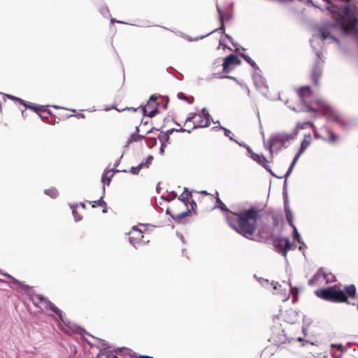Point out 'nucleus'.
Here are the masks:
<instances>
[{"label": "nucleus", "mask_w": 358, "mask_h": 358, "mask_svg": "<svg viewBox=\"0 0 358 358\" xmlns=\"http://www.w3.org/2000/svg\"><path fill=\"white\" fill-rule=\"evenodd\" d=\"M261 212L262 210L256 206H251L238 213H229V224L243 237L255 240L252 236L257 229V221L261 217Z\"/></svg>", "instance_id": "f257e3e1"}, {"label": "nucleus", "mask_w": 358, "mask_h": 358, "mask_svg": "<svg viewBox=\"0 0 358 358\" xmlns=\"http://www.w3.org/2000/svg\"><path fill=\"white\" fill-rule=\"evenodd\" d=\"M31 299L36 306H38V303H42L44 305V308L55 313L58 316L59 320L62 322L66 326V329H64L66 333H80L81 329L78 326L72 324L70 321L64 320L62 311L52 302L45 299L41 294H34L31 296Z\"/></svg>", "instance_id": "f03ea898"}, {"label": "nucleus", "mask_w": 358, "mask_h": 358, "mask_svg": "<svg viewBox=\"0 0 358 358\" xmlns=\"http://www.w3.org/2000/svg\"><path fill=\"white\" fill-rule=\"evenodd\" d=\"M192 122L191 129H179L171 128L166 131H162L164 134H171L173 132H187L190 133L192 130L198 128H204L210 124L208 120H205L200 113H191L185 120V125L187 126L189 123Z\"/></svg>", "instance_id": "7ed1b4c3"}, {"label": "nucleus", "mask_w": 358, "mask_h": 358, "mask_svg": "<svg viewBox=\"0 0 358 358\" xmlns=\"http://www.w3.org/2000/svg\"><path fill=\"white\" fill-rule=\"evenodd\" d=\"M316 295L324 300L332 301V302H347L348 298L343 290H341L336 285L329 287L326 289H320L315 291Z\"/></svg>", "instance_id": "20e7f679"}, {"label": "nucleus", "mask_w": 358, "mask_h": 358, "mask_svg": "<svg viewBox=\"0 0 358 358\" xmlns=\"http://www.w3.org/2000/svg\"><path fill=\"white\" fill-rule=\"evenodd\" d=\"M282 283L288 287V289H287L286 287H284L282 289V285H280L278 282H272L270 283L268 280H264L262 282V285L264 287L270 286L273 287V289L274 291L273 294H278L280 297V300L285 302L289 299L291 293L293 292V289L297 290V288L293 287L291 285L290 281H283Z\"/></svg>", "instance_id": "39448f33"}, {"label": "nucleus", "mask_w": 358, "mask_h": 358, "mask_svg": "<svg viewBox=\"0 0 358 358\" xmlns=\"http://www.w3.org/2000/svg\"><path fill=\"white\" fill-rule=\"evenodd\" d=\"M288 136H269L267 138L264 137V147L269 151V153L272 155L274 151L278 152L285 146V143L289 139Z\"/></svg>", "instance_id": "423d86ee"}, {"label": "nucleus", "mask_w": 358, "mask_h": 358, "mask_svg": "<svg viewBox=\"0 0 358 358\" xmlns=\"http://www.w3.org/2000/svg\"><path fill=\"white\" fill-rule=\"evenodd\" d=\"M331 17L335 19V22H328L324 26H322L321 27H327V31H329L331 29H336L337 27L340 28L342 31L343 35L348 36L350 34V29L348 28L347 24L345 21L344 13L338 11L336 15L334 13H331Z\"/></svg>", "instance_id": "0eeeda50"}, {"label": "nucleus", "mask_w": 358, "mask_h": 358, "mask_svg": "<svg viewBox=\"0 0 358 358\" xmlns=\"http://www.w3.org/2000/svg\"><path fill=\"white\" fill-rule=\"evenodd\" d=\"M350 1L351 0H330L329 5L324 8V10H328L330 13H334V15L338 14V11H341L344 13L343 17H345L346 6L349 9L350 15L355 13L349 5Z\"/></svg>", "instance_id": "6e6552de"}, {"label": "nucleus", "mask_w": 358, "mask_h": 358, "mask_svg": "<svg viewBox=\"0 0 358 358\" xmlns=\"http://www.w3.org/2000/svg\"><path fill=\"white\" fill-rule=\"evenodd\" d=\"M338 138L339 136H305L303 141L301 142L299 151L303 153L314 139H322L329 144L334 145L337 143Z\"/></svg>", "instance_id": "1a4fd4ad"}, {"label": "nucleus", "mask_w": 358, "mask_h": 358, "mask_svg": "<svg viewBox=\"0 0 358 358\" xmlns=\"http://www.w3.org/2000/svg\"><path fill=\"white\" fill-rule=\"evenodd\" d=\"M217 11L218 13V18H219V21H220V27L216 29H215V30H213V31L207 33L205 35H201V36H199L195 37V38H192V37L189 36L188 37V40L189 41H198V40H200V39H203L205 37L210 35L211 34H213V33H214L215 31H220V32H222V34H224V36L232 43V45L234 46H236L235 43L233 42L232 37L230 35L224 33V31H225V25H224V17H223V15H222V9L218 6H217Z\"/></svg>", "instance_id": "9d476101"}, {"label": "nucleus", "mask_w": 358, "mask_h": 358, "mask_svg": "<svg viewBox=\"0 0 358 358\" xmlns=\"http://www.w3.org/2000/svg\"><path fill=\"white\" fill-rule=\"evenodd\" d=\"M315 102L321 104L320 109L322 110L324 115L336 122H342L341 116L330 105L322 100H317Z\"/></svg>", "instance_id": "9b49d317"}, {"label": "nucleus", "mask_w": 358, "mask_h": 358, "mask_svg": "<svg viewBox=\"0 0 358 358\" xmlns=\"http://www.w3.org/2000/svg\"><path fill=\"white\" fill-rule=\"evenodd\" d=\"M346 13H345V21L347 24L348 28L350 29V34L353 35L354 38H357L358 37V27L357 26L358 23V18L355 15V13H352L350 15V11L348 8L346 6Z\"/></svg>", "instance_id": "f8f14e48"}, {"label": "nucleus", "mask_w": 358, "mask_h": 358, "mask_svg": "<svg viewBox=\"0 0 358 358\" xmlns=\"http://www.w3.org/2000/svg\"><path fill=\"white\" fill-rule=\"evenodd\" d=\"M164 127L161 128H157L155 127L149 126V120H145V117H143L141 120V122L139 125L135 126V131L131 133L130 134H138L140 131L145 133V134H149L155 131H160L159 134H163L162 131H165L164 129Z\"/></svg>", "instance_id": "ddd939ff"}, {"label": "nucleus", "mask_w": 358, "mask_h": 358, "mask_svg": "<svg viewBox=\"0 0 358 358\" xmlns=\"http://www.w3.org/2000/svg\"><path fill=\"white\" fill-rule=\"evenodd\" d=\"M312 90L309 85L302 86L298 90V96L299 97V101L302 106L306 109L308 113L316 112L317 110L315 108L310 106L306 101V97L311 94Z\"/></svg>", "instance_id": "4468645a"}, {"label": "nucleus", "mask_w": 358, "mask_h": 358, "mask_svg": "<svg viewBox=\"0 0 358 358\" xmlns=\"http://www.w3.org/2000/svg\"><path fill=\"white\" fill-rule=\"evenodd\" d=\"M273 245L278 249L279 253L286 257L288 250L292 248L288 238L275 237L273 238Z\"/></svg>", "instance_id": "2eb2a0df"}, {"label": "nucleus", "mask_w": 358, "mask_h": 358, "mask_svg": "<svg viewBox=\"0 0 358 358\" xmlns=\"http://www.w3.org/2000/svg\"><path fill=\"white\" fill-rule=\"evenodd\" d=\"M252 80L256 88L263 94H265L268 91V85L265 78H264L257 71H254L252 73Z\"/></svg>", "instance_id": "dca6fc26"}, {"label": "nucleus", "mask_w": 358, "mask_h": 358, "mask_svg": "<svg viewBox=\"0 0 358 358\" xmlns=\"http://www.w3.org/2000/svg\"><path fill=\"white\" fill-rule=\"evenodd\" d=\"M323 278V280H326V282L328 283L329 282H333L335 280L334 276H331V275L326 274L323 272L322 268H320L317 272L313 275V277L309 280L308 285L310 286H313L316 285V283L320 280V278Z\"/></svg>", "instance_id": "f3484780"}, {"label": "nucleus", "mask_w": 358, "mask_h": 358, "mask_svg": "<svg viewBox=\"0 0 358 358\" xmlns=\"http://www.w3.org/2000/svg\"><path fill=\"white\" fill-rule=\"evenodd\" d=\"M323 65H318V62H315L311 71V79L315 86H319L320 78L322 74Z\"/></svg>", "instance_id": "a211bd4d"}, {"label": "nucleus", "mask_w": 358, "mask_h": 358, "mask_svg": "<svg viewBox=\"0 0 358 358\" xmlns=\"http://www.w3.org/2000/svg\"><path fill=\"white\" fill-rule=\"evenodd\" d=\"M273 229L266 224L260 225L258 229L259 240H268L273 236Z\"/></svg>", "instance_id": "6ab92c4d"}, {"label": "nucleus", "mask_w": 358, "mask_h": 358, "mask_svg": "<svg viewBox=\"0 0 358 358\" xmlns=\"http://www.w3.org/2000/svg\"><path fill=\"white\" fill-rule=\"evenodd\" d=\"M143 238L142 231L137 229L136 227H133V231L131 233V236L129 238V243L133 246L136 247V245L142 241Z\"/></svg>", "instance_id": "aec40b11"}, {"label": "nucleus", "mask_w": 358, "mask_h": 358, "mask_svg": "<svg viewBox=\"0 0 358 358\" xmlns=\"http://www.w3.org/2000/svg\"><path fill=\"white\" fill-rule=\"evenodd\" d=\"M317 39H318V36L313 35L312 36V38L310 39L309 42H310L311 48H313V50H314V52L317 56V59L315 62H318V65H323L324 61L322 59V57H323L322 52V51L318 50L317 49L316 45H315V43H316V41Z\"/></svg>", "instance_id": "412c9836"}, {"label": "nucleus", "mask_w": 358, "mask_h": 358, "mask_svg": "<svg viewBox=\"0 0 358 358\" xmlns=\"http://www.w3.org/2000/svg\"><path fill=\"white\" fill-rule=\"evenodd\" d=\"M22 105H23L26 108L33 110L37 114H38V112L41 111L42 113H47L48 115H51L50 110L49 109H47L45 106L36 105L25 101H24V102L22 103Z\"/></svg>", "instance_id": "4be33fe9"}, {"label": "nucleus", "mask_w": 358, "mask_h": 358, "mask_svg": "<svg viewBox=\"0 0 358 358\" xmlns=\"http://www.w3.org/2000/svg\"><path fill=\"white\" fill-rule=\"evenodd\" d=\"M318 39L320 38L322 41H324L329 38L332 39L334 42L339 44L340 41L335 36L330 34L329 31H327V27H318Z\"/></svg>", "instance_id": "5701e85b"}, {"label": "nucleus", "mask_w": 358, "mask_h": 358, "mask_svg": "<svg viewBox=\"0 0 358 358\" xmlns=\"http://www.w3.org/2000/svg\"><path fill=\"white\" fill-rule=\"evenodd\" d=\"M153 160V157L152 155H149L145 161H143L141 163H140L137 166H133L131 168V173H132L134 175H137L138 174V173L140 172V171L143 168V167H148L152 162Z\"/></svg>", "instance_id": "b1692460"}, {"label": "nucleus", "mask_w": 358, "mask_h": 358, "mask_svg": "<svg viewBox=\"0 0 358 358\" xmlns=\"http://www.w3.org/2000/svg\"><path fill=\"white\" fill-rule=\"evenodd\" d=\"M119 170H105L103 173L102 174L101 181L103 184V194L105 193V185H108L110 182L111 178L113 177L114 172H119Z\"/></svg>", "instance_id": "393cba45"}, {"label": "nucleus", "mask_w": 358, "mask_h": 358, "mask_svg": "<svg viewBox=\"0 0 358 358\" xmlns=\"http://www.w3.org/2000/svg\"><path fill=\"white\" fill-rule=\"evenodd\" d=\"M345 351V348L342 344H331V355L333 358H341L343 353Z\"/></svg>", "instance_id": "a878e982"}, {"label": "nucleus", "mask_w": 358, "mask_h": 358, "mask_svg": "<svg viewBox=\"0 0 358 358\" xmlns=\"http://www.w3.org/2000/svg\"><path fill=\"white\" fill-rule=\"evenodd\" d=\"M223 64L228 66L239 65L241 64V60L236 55L230 54L224 59Z\"/></svg>", "instance_id": "bb28decb"}, {"label": "nucleus", "mask_w": 358, "mask_h": 358, "mask_svg": "<svg viewBox=\"0 0 358 358\" xmlns=\"http://www.w3.org/2000/svg\"><path fill=\"white\" fill-rule=\"evenodd\" d=\"M216 203H217L216 208H220L223 213H224L226 220H227V222L229 223V217H230L229 213H234L229 210L227 208L225 204L220 199V198H217Z\"/></svg>", "instance_id": "cd10ccee"}, {"label": "nucleus", "mask_w": 358, "mask_h": 358, "mask_svg": "<svg viewBox=\"0 0 358 358\" xmlns=\"http://www.w3.org/2000/svg\"><path fill=\"white\" fill-rule=\"evenodd\" d=\"M313 123L311 122L307 121L303 122H299L296 124L295 128L292 130V133L291 134H297L299 129H303L308 127H312Z\"/></svg>", "instance_id": "c85d7f7f"}, {"label": "nucleus", "mask_w": 358, "mask_h": 358, "mask_svg": "<svg viewBox=\"0 0 358 358\" xmlns=\"http://www.w3.org/2000/svg\"><path fill=\"white\" fill-rule=\"evenodd\" d=\"M233 6L234 2H231L227 6L225 7L224 11L222 10L223 17H225L227 20H231L233 18Z\"/></svg>", "instance_id": "c756f323"}, {"label": "nucleus", "mask_w": 358, "mask_h": 358, "mask_svg": "<svg viewBox=\"0 0 358 358\" xmlns=\"http://www.w3.org/2000/svg\"><path fill=\"white\" fill-rule=\"evenodd\" d=\"M240 56L254 69V71L259 70V66L257 63L249 55L244 53H240Z\"/></svg>", "instance_id": "7c9ffc66"}, {"label": "nucleus", "mask_w": 358, "mask_h": 358, "mask_svg": "<svg viewBox=\"0 0 358 358\" xmlns=\"http://www.w3.org/2000/svg\"><path fill=\"white\" fill-rule=\"evenodd\" d=\"M157 139H159L161 143L159 153L163 155L164 152V149L166 146V143L169 141V136H158ZM155 140L156 141V138H155Z\"/></svg>", "instance_id": "2f4dec72"}, {"label": "nucleus", "mask_w": 358, "mask_h": 358, "mask_svg": "<svg viewBox=\"0 0 358 358\" xmlns=\"http://www.w3.org/2000/svg\"><path fill=\"white\" fill-rule=\"evenodd\" d=\"M192 197V193L187 191V188H185V191L179 196V199L182 201L186 206L187 202Z\"/></svg>", "instance_id": "473e14b6"}, {"label": "nucleus", "mask_w": 358, "mask_h": 358, "mask_svg": "<svg viewBox=\"0 0 358 358\" xmlns=\"http://www.w3.org/2000/svg\"><path fill=\"white\" fill-rule=\"evenodd\" d=\"M251 157L254 161L257 162L259 164L262 165L264 163L267 162L266 158L263 155H258L252 152L251 154Z\"/></svg>", "instance_id": "72a5a7b5"}, {"label": "nucleus", "mask_w": 358, "mask_h": 358, "mask_svg": "<svg viewBox=\"0 0 358 358\" xmlns=\"http://www.w3.org/2000/svg\"><path fill=\"white\" fill-rule=\"evenodd\" d=\"M0 274L7 277L8 278L10 279L11 280L8 282V284L9 285V286L11 287V288H14V286H13V284H17V285H20L21 286H22V282L19 281L18 280L14 278L13 277H12L10 275H9L8 273H3L0 271Z\"/></svg>", "instance_id": "f704fd0d"}, {"label": "nucleus", "mask_w": 358, "mask_h": 358, "mask_svg": "<svg viewBox=\"0 0 358 358\" xmlns=\"http://www.w3.org/2000/svg\"><path fill=\"white\" fill-rule=\"evenodd\" d=\"M133 110L134 112L136 111H139L141 115L143 116V117H145L146 115V112H147V110H146V106H139L138 108H125L124 109H122V110Z\"/></svg>", "instance_id": "c9c22d12"}, {"label": "nucleus", "mask_w": 358, "mask_h": 358, "mask_svg": "<svg viewBox=\"0 0 358 358\" xmlns=\"http://www.w3.org/2000/svg\"><path fill=\"white\" fill-rule=\"evenodd\" d=\"M285 213L286 219L287 220L288 224L291 227H294V221H293L294 216H293V213H292L291 209H287V210H285Z\"/></svg>", "instance_id": "e433bc0d"}, {"label": "nucleus", "mask_w": 358, "mask_h": 358, "mask_svg": "<svg viewBox=\"0 0 358 358\" xmlns=\"http://www.w3.org/2000/svg\"><path fill=\"white\" fill-rule=\"evenodd\" d=\"M199 113L203 116V117L205 120H208L209 122H210V121H212L214 124H216V123L220 124L219 121L214 122L211 116L210 115L208 111L206 110V108H202L201 111Z\"/></svg>", "instance_id": "4c0bfd02"}, {"label": "nucleus", "mask_w": 358, "mask_h": 358, "mask_svg": "<svg viewBox=\"0 0 358 358\" xmlns=\"http://www.w3.org/2000/svg\"><path fill=\"white\" fill-rule=\"evenodd\" d=\"M78 207V204H70V208L72 210V213L73 215L76 222H78L82 220V217L80 216L76 211V208Z\"/></svg>", "instance_id": "58836bf2"}, {"label": "nucleus", "mask_w": 358, "mask_h": 358, "mask_svg": "<svg viewBox=\"0 0 358 358\" xmlns=\"http://www.w3.org/2000/svg\"><path fill=\"white\" fill-rule=\"evenodd\" d=\"M345 290L350 296H355L356 287L354 285H349L345 287Z\"/></svg>", "instance_id": "ea45409f"}, {"label": "nucleus", "mask_w": 358, "mask_h": 358, "mask_svg": "<svg viewBox=\"0 0 358 358\" xmlns=\"http://www.w3.org/2000/svg\"><path fill=\"white\" fill-rule=\"evenodd\" d=\"M45 194L50 196L51 198H56L59 195V192L55 188H50L45 190Z\"/></svg>", "instance_id": "a19ab883"}, {"label": "nucleus", "mask_w": 358, "mask_h": 358, "mask_svg": "<svg viewBox=\"0 0 358 358\" xmlns=\"http://www.w3.org/2000/svg\"><path fill=\"white\" fill-rule=\"evenodd\" d=\"M99 13L104 17L108 18L110 16L109 9L106 6H103L99 8Z\"/></svg>", "instance_id": "79ce46f5"}, {"label": "nucleus", "mask_w": 358, "mask_h": 358, "mask_svg": "<svg viewBox=\"0 0 358 358\" xmlns=\"http://www.w3.org/2000/svg\"><path fill=\"white\" fill-rule=\"evenodd\" d=\"M189 213H190V210L189 209H187L186 211L179 213L175 216L171 215V217H173V219H174L176 220H180L187 217V215H189Z\"/></svg>", "instance_id": "37998d69"}, {"label": "nucleus", "mask_w": 358, "mask_h": 358, "mask_svg": "<svg viewBox=\"0 0 358 358\" xmlns=\"http://www.w3.org/2000/svg\"><path fill=\"white\" fill-rule=\"evenodd\" d=\"M0 94H1V95H3V98H4V99H5V98H8V99H11V100H13V101H16V102L20 103V104H22V103H23V102H24V100H23V99H20V98H18V97H16V96H13V95H10V94H3V93H0Z\"/></svg>", "instance_id": "c03bdc74"}, {"label": "nucleus", "mask_w": 358, "mask_h": 358, "mask_svg": "<svg viewBox=\"0 0 358 358\" xmlns=\"http://www.w3.org/2000/svg\"><path fill=\"white\" fill-rule=\"evenodd\" d=\"M103 195L102 196H101V198L99 199L92 201V207L94 208L96 206L106 207V203L103 200Z\"/></svg>", "instance_id": "a18cd8bd"}, {"label": "nucleus", "mask_w": 358, "mask_h": 358, "mask_svg": "<svg viewBox=\"0 0 358 358\" xmlns=\"http://www.w3.org/2000/svg\"><path fill=\"white\" fill-rule=\"evenodd\" d=\"M113 355L109 352H101L96 357V358H112Z\"/></svg>", "instance_id": "49530a36"}, {"label": "nucleus", "mask_w": 358, "mask_h": 358, "mask_svg": "<svg viewBox=\"0 0 358 358\" xmlns=\"http://www.w3.org/2000/svg\"><path fill=\"white\" fill-rule=\"evenodd\" d=\"M212 129L214 131H217L218 130H223L224 132V134H231L230 130H229L228 129H227L225 127L220 126V124H219V126H215V127H213Z\"/></svg>", "instance_id": "de8ad7c7"}, {"label": "nucleus", "mask_w": 358, "mask_h": 358, "mask_svg": "<svg viewBox=\"0 0 358 358\" xmlns=\"http://www.w3.org/2000/svg\"><path fill=\"white\" fill-rule=\"evenodd\" d=\"M159 113V109L157 107H155L153 108L151 111H150L148 113H146V115L144 117L150 118L155 116Z\"/></svg>", "instance_id": "09e8293b"}, {"label": "nucleus", "mask_w": 358, "mask_h": 358, "mask_svg": "<svg viewBox=\"0 0 358 358\" xmlns=\"http://www.w3.org/2000/svg\"><path fill=\"white\" fill-rule=\"evenodd\" d=\"M145 136H130L129 139L128 140V143H131L134 141H138L142 140Z\"/></svg>", "instance_id": "8fccbe9b"}, {"label": "nucleus", "mask_w": 358, "mask_h": 358, "mask_svg": "<svg viewBox=\"0 0 358 358\" xmlns=\"http://www.w3.org/2000/svg\"><path fill=\"white\" fill-rule=\"evenodd\" d=\"M272 220H273V229L275 228L279 224V219L277 215L272 214L271 215Z\"/></svg>", "instance_id": "3c124183"}, {"label": "nucleus", "mask_w": 358, "mask_h": 358, "mask_svg": "<svg viewBox=\"0 0 358 358\" xmlns=\"http://www.w3.org/2000/svg\"><path fill=\"white\" fill-rule=\"evenodd\" d=\"M284 195V209L285 210H287V209H290L289 204V200L287 197V194L283 193Z\"/></svg>", "instance_id": "603ef678"}, {"label": "nucleus", "mask_w": 358, "mask_h": 358, "mask_svg": "<svg viewBox=\"0 0 358 358\" xmlns=\"http://www.w3.org/2000/svg\"><path fill=\"white\" fill-rule=\"evenodd\" d=\"M301 154H302V153H301V152H300L299 151H298V152H296V154L295 157H294V159H293V160H292V163H291V164H290L291 166H292L293 167H294V166H295V164H296V162H297V160H298L299 157H300V155H301Z\"/></svg>", "instance_id": "864d4df0"}, {"label": "nucleus", "mask_w": 358, "mask_h": 358, "mask_svg": "<svg viewBox=\"0 0 358 358\" xmlns=\"http://www.w3.org/2000/svg\"><path fill=\"white\" fill-rule=\"evenodd\" d=\"M292 227L293 228V234H292L293 238L294 239H296L297 238H299L300 237V234H299L296 226L294 225V227Z\"/></svg>", "instance_id": "5fc2aeb1"}, {"label": "nucleus", "mask_w": 358, "mask_h": 358, "mask_svg": "<svg viewBox=\"0 0 358 358\" xmlns=\"http://www.w3.org/2000/svg\"><path fill=\"white\" fill-rule=\"evenodd\" d=\"M158 99V96L156 95V94H152L150 96V99H149V101L148 102L147 105H146V107L149 106V102L151 101V102H155Z\"/></svg>", "instance_id": "6e6d98bb"}, {"label": "nucleus", "mask_w": 358, "mask_h": 358, "mask_svg": "<svg viewBox=\"0 0 358 358\" xmlns=\"http://www.w3.org/2000/svg\"><path fill=\"white\" fill-rule=\"evenodd\" d=\"M293 169H294V167L290 165L289 167L288 168L287 172L285 173V174L282 176V178L285 177V178H287L289 176V175L291 174Z\"/></svg>", "instance_id": "4d7b16f0"}, {"label": "nucleus", "mask_w": 358, "mask_h": 358, "mask_svg": "<svg viewBox=\"0 0 358 358\" xmlns=\"http://www.w3.org/2000/svg\"><path fill=\"white\" fill-rule=\"evenodd\" d=\"M222 66H223V72L228 73L229 72H230L231 71V68L230 67V66H228L224 64H222Z\"/></svg>", "instance_id": "13d9d810"}, {"label": "nucleus", "mask_w": 358, "mask_h": 358, "mask_svg": "<svg viewBox=\"0 0 358 358\" xmlns=\"http://www.w3.org/2000/svg\"><path fill=\"white\" fill-rule=\"evenodd\" d=\"M226 78H229V79H231V80H234L235 82H236L238 85H240L241 87H243V85L240 83L239 80H237L236 78L234 77V76H226Z\"/></svg>", "instance_id": "bf43d9fd"}, {"label": "nucleus", "mask_w": 358, "mask_h": 358, "mask_svg": "<svg viewBox=\"0 0 358 358\" xmlns=\"http://www.w3.org/2000/svg\"><path fill=\"white\" fill-rule=\"evenodd\" d=\"M213 76L215 78H226V76L222 75L221 73H214L213 74Z\"/></svg>", "instance_id": "052dcab7"}, {"label": "nucleus", "mask_w": 358, "mask_h": 358, "mask_svg": "<svg viewBox=\"0 0 358 358\" xmlns=\"http://www.w3.org/2000/svg\"><path fill=\"white\" fill-rule=\"evenodd\" d=\"M189 202V204L191 206V208L193 210H195V208H196V203L194 201V200H191Z\"/></svg>", "instance_id": "680f3d73"}, {"label": "nucleus", "mask_w": 358, "mask_h": 358, "mask_svg": "<svg viewBox=\"0 0 358 358\" xmlns=\"http://www.w3.org/2000/svg\"><path fill=\"white\" fill-rule=\"evenodd\" d=\"M43 113V114H40L38 113V114L41 119H48V117L50 115H48L47 113Z\"/></svg>", "instance_id": "e2e57ef3"}, {"label": "nucleus", "mask_w": 358, "mask_h": 358, "mask_svg": "<svg viewBox=\"0 0 358 358\" xmlns=\"http://www.w3.org/2000/svg\"><path fill=\"white\" fill-rule=\"evenodd\" d=\"M178 98L181 100H185L186 96L182 92H179L177 95Z\"/></svg>", "instance_id": "0e129e2a"}, {"label": "nucleus", "mask_w": 358, "mask_h": 358, "mask_svg": "<svg viewBox=\"0 0 358 358\" xmlns=\"http://www.w3.org/2000/svg\"><path fill=\"white\" fill-rule=\"evenodd\" d=\"M110 22L111 23L117 22V23H120V24H127L126 22H124L123 21L117 20H116L115 18H111L110 19Z\"/></svg>", "instance_id": "69168bd1"}, {"label": "nucleus", "mask_w": 358, "mask_h": 358, "mask_svg": "<svg viewBox=\"0 0 358 358\" xmlns=\"http://www.w3.org/2000/svg\"><path fill=\"white\" fill-rule=\"evenodd\" d=\"M194 100V99L192 96L186 97V99H185V101H187L189 103H192Z\"/></svg>", "instance_id": "338daca9"}, {"label": "nucleus", "mask_w": 358, "mask_h": 358, "mask_svg": "<svg viewBox=\"0 0 358 358\" xmlns=\"http://www.w3.org/2000/svg\"><path fill=\"white\" fill-rule=\"evenodd\" d=\"M262 166H263L266 169V171H271V166L267 164V162L264 163L263 164H262Z\"/></svg>", "instance_id": "774afa93"}]
</instances>
